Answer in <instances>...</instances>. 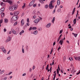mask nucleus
Listing matches in <instances>:
<instances>
[{"instance_id": "nucleus-1", "label": "nucleus", "mask_w": 80, "mask_h": 80, "mask_svg": "<svg viewBox=\"0 0 80 80\" xmlns=\"http://www.w3.org/2000/svg\"><path fill=\"white\" fill-rule=\"evenodd\" d=\"M18 7L16 5H14L13 6H11L9 8V10L10 11L14 10H17Z\"/></svg>"}, {"instance_id": "nucleus-2", "label": "nucleus", "mask_w": 80, "mask_h": 80, "mask_svg": "<svg viewBox=\"0 0 80 80\" xmlns=\"http://www.w3.org/2000/svg\"><path fill=\"white\" fill-rule=\"evenodd\" d=\"M18 18V16L13 15L12 18V20L11 21V22L13 23V21H16L17 20Z\"/></svg>"}, {"instance_id": "nucleus-3", "label": "nucleus", "mask_w": 80, "mask_h": 80, "mask_svg": "<svg viewBox=\"0 0 80 80\" xmlns=\"http://www.w3.org/2000/svg\"><path fill=\"white\" fill-rule=\"evenodd\" d=\"M3 2H8L9 3H10V5H12L13 3V2L11 1H10V0H3Z\"/></svg>"}, {"instance_id": "nucleus-4", "label": "nucleus", "mask_w": 80, "mask_h": 80, "mask_svg": "<svg viewBox=\"0 0 80 80\" xmlns=\"http://www.w3.org/2000/svg\"><path fill=\"white\" fill-rule=\"evenodd\" d=\"M49 7L50 9H52L54 7L52 5V3L50 2L49 5Z\"/></svg>"}, {"instance_id": "nucleus-5", "label": "nucleus", "mask_w": 80, "mask_h": 80, "mask_svg": "<svg viewBox=\"0 0 80 80\" xmlns=\"http://www.w3.org/2000/svg\"><path fill=\"white\" fill-rule=\"evenodd\" d=\"M40 21V19H37L35 20H34V23H37L38 22H39Z\"/></svg>"}, {"instance_id": "nucleus-6", "label": "nucleus", "mask_w": 80, "mask_h": 80, "mask_svg": "<svg viewBox=\"0 0 80 80\" xmlns=\"http://www.w3.org/2000/svg\"><path fill=\"white\" fill-rule=\"evenodd\" d=\"M1 49L2 50L4 53H6L7 51H6V50H5V48L3 47L2 48H1Z\"/></svg>"}, {"instance_id": "nucleus-7", "label": "nucleus", "mask_w": 80, "mask_h": 80, "mask_svg": "<svg viewBox=\"0 0 80 80\" xmlns=\"http://www.w3.org/2000/svg\"><path fill=\"white\" fill-rule=\"evenodd\" d=\"M74 58L76 60H78V61H80V57H74Z\"/></svg>"}, {"instance_id": "nucleus-8", "label": "nucleus", "mask_w": 80, "mask_h": 80, "mask_svg": "<svg viewBox=\"0 0 80 80\" xmlns=\"http://www.w3.org/2000/svg\"><path fill=\"white\" fill-rule=\"evenodd\" d=\"M33 0L30 3H29V6L31 7L33 5V4L34 3V2H35V1Z\"/></svg>"}, {"instance_id": "nucleus-9", "label": "nucleus", "mask_w": 80, "mask_h": 80, "mask_svg": "<svg viewBox=\"0 0 80 80\" xmlns=\"http://www.w3.org/2000/svg\"><path fill=\"white\" fill-rule=\"evenodd\" d=\"M11 41V37L8 36V38L7 41H6V42H9V41Z\"/></svg>"}, {"instance_id": "nucleus-10", "label": "nucleus", "mask_w": 80, "mask_h": 80, "mask_svg": "<svg viewBox=\"0 0 80 80\" xmlns=\"http://www.w3.org/2000/svg\"><path fill=\"white\" fill-rule=\"evenodd\" d=\"M11 31H12V33H13V34H15V35H17V32L16 31H15V30H13V29H11Z\"/></svg>"}, {"instance_id": "nucleus-11", "label": "nucleus", "mask_w": 80, "mask_h": 80, "mask_svg": "<svg viewBox=\"0 0 80 80\" xmlns=\"http://www.w3.org/2000/svg\"><path fill=\"white\" fill-rule=\"evenodd\" d=\"M51 25V23H48L47 25L46 26V27L47 28H49V27H50Z\"/></svg>"}, {"instance_id": "nucleus-12", "label": "nucleus", "mask_w": 80, "mask_h": 80, "mask_svg": "<svg viewBox=\"0 0 80 80\" xmlns=\"http://www.w3.org/2000/svg\"><path fill=\"white\" fill-rule=\"evenodd\" d=\"M21 23H22V26H23V25H24V23H25V22H24V20L23 19H22L21 20Z\"/></svg>"}, {"instance_id": "nucleus-13", "label": "nucleus", "mask_w": 80, "mask_h": 80, "mask_svg": "<svg viewBox=\"0 0 80 80\" xmlns=\"http://www.w3.org/2000/svg\"><path fill=\"white\" fill-rule=\"evenodd\" d=\"M13 15L15 16H18L17 15H18V12L17 11H16L14 12Z\"/></svg>"}, {"instance_id": "nucleus-14", "label": "nucleus", "mask_w": 80, "mask_h": 80, "mask_svg": "<svg viewBox=\"0 0 80 80\" xmlns=\"http://www.w3.org/2000/svg\"><path fill=\"white\" fill-rule=\"evenodd\" d=\"M76 71L75 70V68L74 67L72 68V70L71 71V73H74Z\"/></svg>"}, {"instance_id": "nucleus-15", "label": "nucleus", "mask_w": 80, "mask_h": 80, "mask_svg": "<svg viewBox=\"0 0 80 80\" xmlns=\"http://www.w3.org/2000/svg\"><path fill=\"white\" fill-rule=\"evenodd\" d=\"M57 5H60V0H58L57 2Z\"/></svg>"}, {"instance_id": "nucleus-16", "label": "nucleus", "mask_w": 80, "mask_h": 80, "mask_svg": "<svg viewBox=\"0 0 80 80\" xmlns=\"http://www.w3.org/2000/svg\"><path fill=\"white\" fill-rule=\"evenodd\" d=\"M4 22H5L6 23H8V19H7L6 18L4 19Z\"/></svg>"}, {"instance_id": "nucleus-17", "label": "nucleus", "mask_w": 80, "mask_h": 80, "mask_svg": "<svg viewBox=\"0 0 80 80\" xmlns=\"http://www.w3.org/2000/svg\"><path fill=\"white\" fill-rule=\"evenodd\" d=\"M55 17H54L52 19V22L53 23H54V22L55 21Z\"/></svg>"}, {"instance_id": "nucleus-18", "label": "nucleus", "mask_w": 80, "mask_h": 80, "mask_svg": "<svg viewBox=\"0 0 80 80\" xmlns=\"http://www.w3.org/2000/svg\"><path fill=\"white\" fill-rule=\"evenodd\" d=\"M76 21H77V19H74L73 22L74 25H75V24H76Z\"/></svg>"}, {"instance_id": "nucleus-19", "label": "nucleus", "mask_w": 80, "mask_h": 80, "mask_svg": "<svg viewBox=\"0 0 80 80\" xmlns=\"http://www.w3.org/2000/svg\"><path fill=\"white\" fill-rule=\"evenodd\" d=\"M72 35H74V37H77V35H78V34H75L74 33H72Z\"/></svg>"}, {"instance_id": "nucleus-20", "label": "nucleus", "mask_w": 80, "mask_h": 80, "mask_svg": "<svg viewBox=\"0 0 80 80\" xmlns=\"http://www.w3.org/2000/svg\"><path fill=\"white\" fill-rule=\"evenodd\" d=\"M3 23V19H1L0 20V27H1V23Z\"/></svg>"}, {"instance_id": "nucleus-21", "label": "nucleus", "mask_w": 80, "mask_h": 80, "mask_svg": "<svg viewBox=\"0 0 80 80\" xmlns=\"http://www.w3.org/2000/svg\"><path fill=\"white\" fill-rule=\"evenodd\" d=\"M37 33H38V31H36L33 32V33L34 35H37Z\"/></svg>"}, {"instance_id": "nucleus-22", "label": "nucleus", "mask_w": 80, "mask_h": 80, "mask_svg": "<svg viewBox=\"0 0 80 80\" xmlns=\"http://www.w3.org/2000/svg\"><path fill=\"white\" fill-rule=\"evenodd\" d=\"M57 73H55V74H53V75L54 76V78H53V80H54L55 79V77H56V75Z\"/></svg>"}, {"instance_id": "nucleus-23", "label": "nucleus", "mask_w": 80, "mask_h": 80, "mask_svg": "<svg viewBox=\"0 0 80 80\" xmlns=\"http://www.w3.org/2000/svg\"><path fill=\"white\" fill-rule=\"evenodd\" d=\"M60 43V45H62V39H61L60 40V42H59V43Z\"/></svg>"}, {"instance_id": "nucleus-24", "label": "nucleus", "mask_w": 80, "mask_h": 80, "mask_svg": "<svg viewBox=\"0 0 80 80\" xmlns=\"http://www.w3.org/2000/svg\"><path fill=\"white\" fill-rule=\"evenodd\" d=\"M36 29H37V28H36L35 27H33L32 28V29L33 30H36Z\"/></svg>"}, {"instance_id": "nucleus-25", "label": "nucleus", "mask_w": 80, "mask_h": 80, "mask_svg": "<svg viewBox=\"0 0 80 80\" xmlns=\"http://www.w3.org/2000/svg\"><path fill=\"white\" fill-rule=\"evenodd\" d=\"M0 4L1 5H3V6H5V4H4V3H3V2H1Z\"/></svg>"}, {"instance_id": "nucleus-26", "label": "nucleus", "mask_w": 80, "mask_h": 80, "mask_svg": "<svg viewBox=\"0 0 80 80\" xmlns=\"http://www.w3.org/2000/svg\"><path fill=\"white\" fill-rule=\"evenodd\" d=\"M40 2L41 3H42V4L44 3V2L42 0H40Z\"/></svg>"}, {"instance_id": "nucleus-27", "label": "nucleus", "mask_w": 80, "mask_h": 80, "mask_svg": "<svg viewBox=\"0 0 80 80\" xmlns=\"http://www.w3.org/2000/svg\"><path fill=\"white\" fill-rule=\"evenodd\" d=\"M5 15V14L4 13H3L1 14V17H4V16Z\"/></svg>"}, {"instance_id": "nucleus-28", "label": "nucleus", "mask_w": 80, "mask_h": 80, "mask_svg": "<svg viewBox=\"0 0 80 80\" xmlns=\"http://www.w3.org/2000/svg\"><path fill=\"white\" fill-rule=\"evenodd\" d=\"M46 70H48V64L47 65V67L46 68Z\"/></svg>"}, {"instance_id": "nucleus-29", "label": "nucleus", "mask_w": 80, "mask_h": 80, "mask_svg": "<svg viewBox=\"0 0 80 80\" xmlns=\"http://www.w3.org/2000/svg\"><path fill=\"white\" fill-rule=\"evenodd\" d=\"M22 53H24L25 52L24 51V49H23V46H22Z\"/></svg>"}, {"instance_id": "nucleus-30", "label": "nucleus", "mask_w": 80, "mask_h": 80, "mask_svg": "<svg viewBox=\"0 0 80 80\" xmlns=\"http://www.w3.org/2000/svg\"><path fill=\"white\" fill-rule=\"evenodd\" d=\"M4 10H5V9L4 8H2L1 9L2 12H3V11H4Z\"/></svg>"}, {"instance_id": "nucleus-31", "label": "nucleus", "mask_w": 80, "mask_h": 80, "mask_svg": "<svg viewBox=\"0 0 80 80\" xmlns=\"http://www.w3.org/2000/svg\"><path fill=\"white\" fill-rule=\"evenodd\" d=\"M36 17H36V16H35V15H34L32 17V18H33V19H35V18H36Z\"/></svg>"}, {"instance_id": "nucleus-32", "label": "nucleus", "mask_w": 80, "mask_h": 80, "mask_svg": "<svg viewBox=\"0 0 80 80\" xmlns=\"http://www.w3.org/2000/svg\"><path fill=\"white\" fill-rule=\"evenodd\" d=\"M24 5L22 6V8H23L25 7V6L26 4L25 3H23Z\"/></svg>"}, {"instance_id": "nucleus-33", "label": "nucleus", "mask_w": 80, "mask_h": 80, "mask_svg": "<svg viewBox=\"0 0 80 80\" xmlns=\"http://www.w3.org/2000/svg\"><path fill=\"white\" fill-rule=\"evenodd\" d=\"M48 5H47V4L45 6V8H48Z\"/></svg>"}, {"instance_id": "nucleus-34", "label": "nucleus", "mask_w": 80, "mask_h": 80, "mask_svg": "<svg viewBox=\"0 0 80 80\" xmlns=\"http://www.w3.org/2000/svg\"><path fill=\"white\" fill-rule=\"evenodd\" d=\"M5 72V70H2V71L1 72L0 74H2V73H3V72Z\"/></svg>"}, {"instance_id": "nucleus-35", "label": "nucleus", "mask_w": 80, "mask_h": 80, "mask_svg": "<svg viewBox=\"0 0 80 80\" xmlns=\"http://www.w3.org/2000/svg\"><path fill=\"white\" fill-rule=\"evenodd\" d=\"M57 74H58L59 73V70L58 69H57Z\"/></svg>"}, {"instance_id": "nucleus-36", "label": "nucleus", "mask_w": 80, "mask_h": 80, "mask_svg": "<svg viewBox=\"0 0 80 80\" xmlns=\"http://www.w3.org/2000/svg\"><path fill=\"white\" fill-rule=\"evenodd\" d=\"M55 2V0H52V1H51L50 3H52V2Z\"/></svg>"}, {"instance_id": "nucleus-37", "label": "nucleus", "mask_w": 80, "mask_h": 80, "mask_svg": "<svg viewBox=\"0 0 80 80\" xmlns=\"http://www.w3.org/2000/svg\"><path fill=\"white\" fill-rule=\"evenodd\" d=\"M33 7H37V4H35L33 5Z\"/></svg>"}, {"instance_id": "nucleus-38", "label": "nucleus", "mask_w": 80, "mask_h": 80, "mask_svg": "<svg viewBox=\"0 0 80 80\" xmlns=\"http://www.w3.org/2000/svg\"><path fill=\"white\" fill-rule=\"evenodd\" d=\"M58 12H60L61 11V9H58Z\"/></svg>"}, {"instance_id": "nucleus-39", "label": "nucleus", "mask_w": 80, "mask_h": 80, "mask_svg": "<svg viewBox=\"0 0 80 80\" xmlns=\"http://www.w3.org/2000/svg\"><path fill=\"white\" fill-rule=\"evenodd\" d=\"M63 32V31L62 30H61L60 31L59 33L60 34V33H62Z\"/></svg>"}, {"instance_id": "nucleus-40", "label": "nucleus", "mask_w": 80, "mask_h": 80, "mask_svg": "<svg viewBox=\"0 0 80 80\" xmlns=\"http://www.w3.org/2000/svg\"><path fill=\"white\" fill-rule=\"evenodd\" d=\"M32 30V27H31L29 29V30L30 31V30Z\"/></svg>"}, {"instance_id": "nucleus-41", "label": "nucleus", "mask_w": 80, "mask_h": 80, "mask_svg": "<svg viewBox=\"0 0 80 80\" xmlns=\"http://www.w3.org/2000/svg\"><path fill=\"white\" fill-rule=\"evenodd\" d=\"M12 72H10L9 73L8 75H11V74H12Z\"/></svg>"}, {"instance_id": "nucleus-42", "label": "nucleus", "mask_w": 80, "mask_h": 80, "mask_svg": "<svg viewBox=\"0 0 80 80\" xmlns=\"http://www.w3.org/2000/svg\"><path fill=\"white\" fill-rule=\"evenodd\" d=\"M78 11H77V14L76 15V17H77V16L78 15Z\"/></svg>"}, {"instance_id": "nucleus-43", "label": "nucleus", "mask_w": 80, "mask_h": 80, "mask_svg": "<svg viewBox=\"0 0 80 80\" xmlns=\"http://www.w3.org/2000/svg\"><path fill=\"white\" fill-rule=\"evenodd\" d=\"M74 12H75V11L73 10V11L72 12V15H73V14H74Z\"/></svg>"}, {"instance_id": "nucleus-44", "label": "nucleus", "mask_w": 80, "mask_h": 80, "mask_svg": "<svg viewBox=\"0 0 80 80\" xmlns=\"http://www.w3.org/2000/svg\"><path fill=\"white\" fill-rule=\"evenodd\" d=\"M3 30L4 31V32H6V31H7V29H6V28H5Z\"/></svg>"}, {"instance_id": "nucleus-45", "label": "nucleus", "mask_w": 80, "mask_h": 80, "mask_svg": "<svg viewBox=\"0 0 80 80\" xmlns=\"http://www.w3.org/2000/svg\"><path fill=\"white\" fill-rule=\"evenodd\" d=\"M10 15H13V13H12V12H11L10 13Z\"/></svg>"}, {"instance_id": "nucleus-46", "label": "nucleus", "mask_w": 80, "mask_h": 80, "mask_svg": "<svg viewBox=\"0 0 80 80\" xmlns=\"http://www.w3.org/2000/svg\"><path fill=\"white\" fill-rule=\"evenodd\" d=\"M11 58V57H9L7 59L8 60H10Z\"/></svg>"}, {"instance_id": "nucleus-47", "label": "nucleus", "mask_w": 80, "mask_h": 80, "mask_svg": "<svg viewBox=\"0 0 80 80\" xmlns=\"http://www.w3.org/2000/svg\"><path fill=\"white\" fill-rule=\"evenodd\" d=\"M27 22H28V23L29 22V18H28L27 19Z\"/></svg>"}, {"instance_id": "nucleus-48", "label": "nucleus", "mask_w": 80, "mask_h": 80, "mask_svg": "<svg viewBox=\"0 0 80 80\" xmlns=\"http://www.w3.org/2000/svg\"><path fill=\"white\" fill-rule=\"evenodd\" d=\"M80 70H79V72H78L76 74L77 75H79V74H80Z\"/></svg>"}, {"instance_id": "nucleus-49", "label": "nucleus", "mask_w": 80, "mask_h": 80, "mask_svg": "<svg viewBox=\"0 0 80 80\" xmlns=\"http://www.w3.org/2000/svg\"><path fill=\"white\" fill-rule=\"evenodd\" d=\"M65 37L63 39H62V43H63V40H65Z\"/></svg>"}, {"instance_id": "nucleus-50", "label": "nucleus", "mask_w": 80, "mask_h": 80, "mask_svg": "<svg viewBox=\"0 0 80 80\" xmlns=\"http://www.w3.org/2000/svg\"><path fill=\"white\" fill-rule=\"evenodd\" d=\"M26 75V73H24L22 74V76H25Z\"/></svg>"}, {"instance_id": "nucleus-51", "label": "nucleus", "mask_w": 80, "mask_h": 80, "mask_svg": "<svg viewBox=\"0 0 80 80\" xmlns=\"http://www.w3.org/2000/svg\"><path fill=\"white\" fill-rule=\"evenodd\" d=\"M17 24V22H16L14 23V24L15 25H16Z\"/></svg>"}, {"instance_id": "nucleus-52", "label": "nucleus", "mask_w": 80, "mask_h": 80, "mask_svg": "<svg viewBox=\"0 0 80 80\" xmlns=\"http://www.w3.org/2000/svg\"><path fill=\"white\" fill-rule=\"evenodd\" d=\"M55 9L53 11V12L52 13H55Z\"/></svg>"}, {"instance_id": "nucleus-53", "label": "nucleus", "mask_w": 80, "mask_h": 80, "mask_svg": "<svg viewBox=\"0 0 80 80\" xmlns=\"http://www.w3.org/2000/svg\"><path fill=\"white\" fill-rule=\"evenodd\" d=\"M27 25L28 26H29V25H30V24L28 23H27Z\"/></svg>"}, {"instance_id": "nucleus-54", "label": "nucleus", "mask_w": 80, "mask_h": 80, "mask_svg": "<svg viewBox=\"0 0 80 80\" xmlns=\"http://www.w3.org/2000/svg\"><path fill=\"white\" fill-rule=\"evenodd\" d=\"M55 43H56L55 41L53 43V46H54V45H55Z\"/></svg>"}, {"instance_id": "nucleus-55", "label": "nucleus", "mask_w": 80, "mask_h": 80, "mask_svg": "<svg viewBox=\"0 0 80 80\" xmlns=\"http://www.w3.org/2000/svg\"><path fill=\"white\" fill-rule=\"evenodd\" d=\"M54 64V60H53L52 61V65H53Z\"/></svg>"}, {"instance_id": "nucleus-56", "label": "nucleus", "mask_w": 80, "mask_h": 80, "mask_svg": "<svg viewBox=\"0 0 80 80\" xmlns=\"http://www.w3.org/2000/svg\"><path fill=\"white\" fill-rule=\"evenodd\" d=\"M7 77H5L4 78V80H7Z\"/></svg>"}, {"instance_id": "nucleus-57", "label": "nucleus", "mask_w": 80, "mask_h": 80, "mask_svg": "<svg viewBox=\"0 0 80 80\" xmlns=\"http://www.w3.org/2000/svg\"><path fill=\"white\" fill-rule=\"evenodd\" d=\"M60 8H63V6L62 5H61L60 7Z\"/></svg>"}, {"instance_id": "nucleus-58", "label": "nucleus", "mask_w": 80, "mask_h": 80, "mask_svg": "<svg viewBox=\"0 0 80 80\" xmlns=\"http://www.w3.org/2000/svg\"><path fill=\"white\" fill-rule=\"evenodd\" d=\"M38 30H39V31H40V30H42V28H40L38 29Z\"/></svg>"}, {"instance_id": "nucleus-59", "label": "nucleus", "mask_w": 80, "mask_h": 80, "mask_svg": "<svg viewBox=\"0 0 80 80\" xmlns=\"http://www.w3.org/2000/svg\"><path fill=\"white\" fill-rule=\"evenodd\" d=\"M21 32L22 33H24V31L23 30H22Z\"/></svg>"}, {"instance_id": "nucleus-60", "label": "nucleus", "mask_w": 80, "mask_h": 80, "mask_svg": "<svg viewBox=\"0 0 80 80\" xmlns=\"http://www.w3.org/2000/svg\"><path fill=\"white\" fill-rule=\"evenodd\" d=\"M52 67H51L50 69V72H51V71H52Z\"/></svg>"}, {"instance_id": "nucleus-61", "label": "nucleus", "mask_w": 80, "mask_h": 80, "mask_svg": "<svg viewBox=\"0 0 80 80\" xmlns=\"http://www.w3.org/2000/svg\"><path fill=\"white\" fill-rule=\"evenodd\" d=\"M63 58H64V60H66V57H64Z\"/></svg>"}, {"instance_id": "nucleus-62", "label": "nucleus", "mask_w": 80, "mask_h": 80, "mask_svg": "<svg viewBox=\"0 0 80 80\" xmlns=\"http://www.w3.org/2000/svg\"><path fill=\"white\" fill-rule=\"evenodd\" d=\"M10 50L8 52V54H9L10 53Z\"/></svg>"}, {"instance_id": "nucleus-63", "label": "nucleus", "mask_w": 80, "mask_h": 80, "mask_svg": "<svg viewBox=\"0 0 80 80\" xmlns=\"http://www.w3.org/2000/svg\"><path fill=\"white\" fill-rule=\"evenodd\" d=\"M39 18H40L39 20H42V18L41 17H39Z\"/></svg>"}, {"instance_id": "nucleus-64", "label": "nucleus", "mask_w": 80, "mask_h": 80, "mask_svg": "<svg viewBox=\"0 0 80 80\" xmlns=\"http://www.w3.org/2000/svg\"><path fill=\"white\" fill-rule=\"evenodd\" d=\"M44 78V77H42L41 80H43Z\"/></svg>"}]
</instances>
